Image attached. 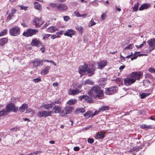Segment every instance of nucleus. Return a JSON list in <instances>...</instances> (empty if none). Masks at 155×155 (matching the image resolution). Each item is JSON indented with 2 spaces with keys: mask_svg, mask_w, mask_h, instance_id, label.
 Listing matches in <instances>:
<instances>
[{
  "mask_svg": "<svg viewBox=\"0 0 155 155\" xmlns=\"http://www.w3.org/2000/svg\"><path fill=\"white\" fill-rule=\"evenodd\" d=\"M97 63L98 68L102 69L107 65V61L106 60H101Z\"/></svg>",
  "mask_w": 155,
  "mask_h": 155,
  "instance_id": "9b49d317",
  "label": "nucleus"
},
{
  "mask_svg": "<svg viewBox=\"0 0 155 155\" xmlns=\"http://www.w3.org/2000/svg\"><path fill=\"white\" fill-rule=\"evenodd\" d=\"M150 93H142L140 94L141 98L142 99L144 98L145 97L149 95Z\"/></svg>",
  "mask_w": 155,
  "mask_h": 155,
  "instance_id": "ea45409f",
  "label": "nucleus"
},
{
  "mask_svg": "<svg viewBox=\"0 0 155 155\" xmlns=\"http://www.w3.org/2000/svg\"><path fill=\"white\" fill-rule=\"evenodd\" d=\"M18 6L20 7L21 10H24L25 11L27 10V6H23L22 5H19Z\"/></svg>",
  "mask_w": 155,
  "mask_h": 155,
  "instance_id": "864d4df0",
  "label": "nucleus"
},
{
  "mask_svg": "<svg viewBox=\"0 0 155 155\" xmlns=\"http://www.w3.org/2000/svg\"><path fill=\"white\" fill-rule=\"evenodd\" d=\"M90 4L92 6L94 7L98 6L99 4L98 2H96L95 1H94L92 2H91L90 3Z\"/></svg>",
  "mask_w": 155,
  "mask_h": 155,
  "instance_id": "37998d69",
  "label": "nucleus"
},
{
  "mask_svg": "<svg viewBox=\"0 0 155 155\" xmlns=\"http://www.w3.org/2000/svg\"><path fill=\"white\" fill-rule=\"evenodd\" d=\"M51 7L56 8L59 11H62L66 10L67 9V6L63 4H52L50 5Z\"/></svg>",
  "mask_w": 155,
  "mask_h": 155,
  "instance_id": "f03ea898",
  "label": "nucleus"
},
{
  "mask_svg": "<svg viewBox=\"0 0 155 155\" xmlns=\"http://www.w3.org/2000/svg\"><path fill=\"white\" fill-rule=\"evenodd\" d=\"M7 32V30L5 29L3 31L1 32L0 33V37L5 35Z\"/></svg>",
  "mask_w": 155,
  "mask_h": 155,
  "instance_id": "a18cd8bd",
  "label": "nucleus"
},
{
  "mask_svg": "<svg viewBox=\"0 0 155 155\" xmlns=\"http://www.w3.org/2000/svg\"><path fill=\"white\" fill-rule=\"evenodd\" d=\"M74 14L75 16L77 17H79L80 14L78 11L74 12Z\"/></svg>",
  "mask_w": 155,
  "mask_h": 155,
  "instance_id": "4d7b16f0",
  "label": "nucleus"
},
{
  "mask_svg": "<svg viewBox=\"0 0 155 155\" xmlns=\"http://www.w3.org/2000/svg\"><path fill=\"white\" fill-rule=\"evenodd\" d=\"M82 92L81 91H79L78 90H70L69 92V94L70 95H74L76 94H78L79 93Z\"/></svg>",
  "mask_w": 155,
  "mask_h": 155,
  "instance_id": "aec40b11",
  "label": "nucleus"
},
{
  "mask_svg": "<svg viewBox=\"0 0 155 155\" xmlns=\"http://www.w3.org/2000/svg\"><path fill=\"white\" fill-rule=\"evenodd\" d=\"M87 141L88 143L92 144L94 142V140L93 139L89 138L87 140Z\"/></svg>",
  "mask_w": 155,
  "mask_h": 155,
  "instance_id": "13d9d810",
  "label": "nucleus"
},
{
  "mask_svg": "<svg viewBox=\"0 0 155 155\" xmlns=\"http://www.w3.org/2000/svg\"><path fill=\"white\" fill-rule=\"evenodd\" d=\"M142 75L141 72H133L130 74V76L133 78L135 82L136 80H139Z\"/></svg>",
  "mask_w": 155,
  "mask_h": 155,
  "instance_id": "39448f33",
  "label": "nucleus"
},
{
  "mask_svg": "<svg viewBox=\"0 0 155 155\" xmlns=\"http://www.w3.org/2000/svg\"><path fill=\"white\" fill-rule=\"evenodd\" d=\"M8 39L7 38H2L0 39V45L3 46L7 43Z\"/></svg>",
  "mask_w": 155,
  "mask_h": 155,
  "instance_id": "5701e85b",
  "label": "nucleus"
},
{
  "mask_svg": "<svg viewBox=\"0 0 155 155\" xmlns=\"http://www.w3.org/2000/svg\"><path fill=\"white\" fill-rule=\"evenodd\" d=\"M53 105V103H51V104H48L43 105L44 108L47 110H49L50 108H51L53 106L52 105Z\"/></svg>",
  "mask_w": 155,
  "mask_h": 155,
  "instance_id": "c756f323",
  "label": "nucleus"
},
{
  "mask_svg": "<svg viewBox=\"0 0 155 155\" xmlns=\"http://www.w3.org/2000/svg\"><path fill=\"white\" fill-rule=\"evenodd\" d=\"M42 24V22L41 19L38 18H35L33 22V24L35 25L36 27H39Z\"/></svg>",
  "mask_w": 155,
  "mask_h": 155,
  "instance_id": "f8f14e48",
  "label": "nucleus"
},
{
  "mask_svg": "<svg viewBox=\"0 0 155 155\" xmlns=\"http://www.w3.org/2000/svg\"><path fill=\"white\" fill-rule=\"evenodd\" d=\"M76 29L81 33H82L83 31V28L80 26H77L76 27Z\"/></svg>",
  "mask_w": 155,
  "mask_h": 155,
  "instance_id": "49530a36",
  "label": "nucleus"
},
{
  "mask_svg": "<svg viewBox=\"0 0 155 155\" xmlns=\"http://www.w3.org/2000/svg\"><path fill=\"white\" fill-rule=\"evenodd\" d=\"M142 148L140 147H135L131 149H130L129 151V152H132L134 151L137 152H138Z\"/></svg>",
  "mask_w": 155,
  "mask_h": 155,
  "instance_id": "cd10ccee",
  "label": "nucleus"
},
{
  "mask_svg": "<svg viewBox=\"0 0 155 155\" xmlns=\"http://www.w3.org/2000/svg\"><path fill=\"white\" fill-rule=\"evenodd\" d=\"M85 110L84 108H79L76 109V111H75V113L77 114H78L80 113H83L85 112Z\"/></svg>",
  "mask_w": 155,
  "mask_h": 155,
  "instance_id": "473e14b6",
  "label": "nucleus"
},
{
  "mask_svg": "<svg viewBox=\"0 0 155 155\" xmlns=\"http://www.w3.org/2000/svg\"><path fill=\"white\" fill-rule=\"evenodd\" d=\"M81 87L82 85L81 84L77 83L75 84L74 88L78 90L81 88Z\"/></svg>",
  "mask_w": 155,
  "mask_h": 155,
  "instance_id": "09e8293b",
  "label": "nucleus"
},
{
  "mask_svg": "<svg viewBox=\"0 0 155 155\" xmlns=\"http://www.w3.org/2000/svg\"><path fill=\"white\" fill-rule=\"evenodd\" d=\"M32 81L36 83H38L41 81V78H40L38 77L36 78L33 79Z\"/></svg>",
  "mask_w": 155,
  "mask_h": 155,
  "instance_id": "3c124183",
  "label": "nucleus"
},
{
  "mask_svg": "<svg viewBox=\"0 0 155 155\" xmlns=\"http://www.w3.org/2000/svg\"><path fill=\"white\" fill-rule=\"evenodd\" d=\"M63 31H61L58 32H57L54 35L55 38H58L60 37L63 34Z\"/></svg>",
  "mask_w": 155,
  "mask_h": 155,
  "instance_id": "2f4dec72",
  "label": "nucleus"
},
{
  "mask_svg": "<svg viewBox=\"0 0 155 155\" xmlns=\"http://www.w3.org/2000/svg\"><path fill=\"white\" fill-rule=\"evenodd\" d=\"M40 45H41L42 46L41 48H40V50L42 53H43L45 51V49L44 47V46L43 45H41V44Z\"/></svg>",
  "mask_w": 155,
  "mask_h": 155,
  "instance_id": "e2e57ef3",
  "label": "nucleus"
},
{
  "mask_svg": "<svg viewBox=\"0 0 155 155\" xmlns=\"http://www.w3.org/2000/svg\"><path fill=\"white\" fill-rule=\"evenodd\" d=\"M51 35L50 34H45L43 36V38L44 40H46V39H47L50 36H51Z\"/></svg>",
  "mask_w": 155,
  "mask_h": 155,
  "instance_id": "6e6d98bb",
  "label": "nucleus"
},
{
  "mask_svg": "<svg viewBox=\"0 0 155 155\" xmlns=\"http://www.w3.org/2000/svg\"><path fill=\"white\" fill-rule=\"evenodd\" d=\"M83 99H84L85 101L87 102V103L89 102L90 101L89 100V96L87 95H83L82 96H80L79 97V99L81 101Z\"/></svg>",
  "mask_w": 155,
  "mask_h": 155,
  "instance_id": "412c9836",
  "label": "nucleus"
},
{
  "mask_svg": "<svg viewBox=\"0 0 155 155\" xmlns=\"http://www.w3.org/2000/svg\"><path fill=\"white\" fill-rule=\"evenodd\" d=\"M38 31L37 29L29 28L25 32H24L22 35L26 37H29L35 34L38 32Z\"/></svg>",
  "mask_w": 155,
  "mask_h": 155,
  "instance_id": "20e7f679",
  "label": "nucleus"
},
{
  "mask_svg": "<svg viewBox=\"0 0 155 155\" xmlns=\"http://www.w3.org/2000/svg\"><path fill=\"white\" fill-rule=\"evenodd\" d=\"M53 110H54L53 112L54 113H60V115L61 116H64V115L61 112V107L59 106H55L53 109Z\"/></svg>",
  "mask_w": 155,
  "mask_h": 155,
  "instance_id": "ddd939ff",
  "label": "nucleus"
},
{
  "mask_svg": "<svg viewBox=\"0 0 155 155\" xmlns=\"http://www.w3.org/2000/svg\"><path fill=\"white\" fill-rule=\"evenodd\" d=\"M77 100L76 99H72L69 100L67 102V104L69 105H73L77 103Z\"/></svg>",
  "mask_w": 155,
  "mask_h": 155,
  "instance_id": "7c9ffc66",
  "label": "nucleus"
},
{
  "mask_svg": "<svg viewBox=\"0 0 155 155\" xmlns=\"http://www.w3.org/2000/svg\"><path fill=\"white\" fill-rule=\"evenodd\" d=\"M124 81L125 84L127 86H130L135 82L134 80L130 76V77H127L125 78L124 79Z\"/></svg>",
  "mask_w": 155,
  "mask_h": 155,
  "instance_id": "9d476101",
  "label": "nucleus"
},
{
  "mask_svg": "<svg viewBox=\"0 0 155 155\" xmlns=\"http://www.w3.org/2000/svg\"><path fill=\"white\" fill-rule=\"evenodd\" d=\"M88 67V65L87 64H84V65L79 67L78 72L81 74V76L85 73Z\"/></svg>",
  "mask_w": 155,
  "mask_h": 155,
  "instance_id": "423d86ee",
  "label": "nucleus"
},
{
  "mask_svg": "<svg viewBox=\"0 0 155 155\" xmlns=\"http://www.w3.org/2000/svg\"><path fill=\"white\" fill-rule=\"evenodd\" d=\"M96 24V23L94 21V19L92 18L89 23V26H92Z\"/></svg>",
  "mask_w": 155,
  "mask_h": 155,
  "instance_id": "79ce46f5",
  "label": "nucleus"
},
{
  "mask_svg": "<svg viewBox=\"0 0 155 155\" xmlns=\"http://www.w3.org/2000/svg\"><path fill=\"white\" fill-rule=\"evenodd\" d=\"M14 16V15H12V14H9L8 15L7 18V20L9 21L11 19L12 17Z\"/></svg>",
  "mask_w": 155,
  "mask_h": 155,
  "instance_id": "603ef678",
  "label": "nucleus"
},
{
  "mask_svg": "<svg viewBox=\"0 0 155 155\" xmlns=\"http://www.w3.org/2000/svg\"><path fill=\"white\" fill-rule=\"evenodd\" d=\"M8 113L5 108L3 110L0 111V117L5 115Z\"/></svg>",
  "mask_w": 155,
  "mask_h": 155,
  "instance_id": "72a5a7b5",
  "label": "nucleus"
},
{
  "mask_svg": "<svg viewBox=\"0 0 155 155\" xmlns=\"http://www.w3.org/2000/svg\"><path fill=\"white\" fill-rule=\"evenodd\" d=\"M140 52H135L134 54H133V57H131V59L132 60H133L134 59H136L137 58L138 56V54Z\"/></svg>",
  "mask_w": 155,
  "mask_h": 155,
  "instance_id": "58836bf2",
  "label": "nucleus"
},
{
  "mask_svg": "<svg viewBox=\"0 0 155 155\" xmlns=\"http://www.w3.org/2000/svg\"><path fill=\"white\" fill-rule=\"evenodd\" d=\"M91 93L94 96L100 97L103 96V91L101 88L98 86L93 87L90 91Z\"/></svg>",
  "mask_w": 155,
  "mask_h": 155,
  "instance_id": "f257e3e1",
  "label": "nucleus"
},
{
  "mask_svg": "<svg viewBox=\"0 0 155 155\" xmlns=\"http://www.w3.org/2000/svg\"><path fill=\"white\" fill-rule=\"evenodd\" d=\"M70 18V17L68 16H65L64 17V21H67Z\"/></svg>",
  "mask_w": 155,
  "mask_h": 155,
  "instance_id": "bf43d9fd",
  "label": "nucleus"
},
{
  "mask_svg": "<svg viewBox=\"0 0 155 155\" xmlns=\"http://www.w3.org/2000/svg\"><path fill=\"white\" fill-rule=\"evenodd\" d=\"M65 112L66 114H68L71 112V108L70 107H66L65 108Z\"/></svg>",
  "mask_w": 155,
  "mask_h": 155,
  "instance_id": "f704fd0d",
  "label": "nucleus"
},
{
  "mask_svg": "<svg viewBox=\"0 0 155 155\" xmlns=\"http://www.w3.org/2000/svg\"><path fill=\"white\" fill-rule=\"evenodd\" d=\"M92 114V111H91L89 110L87 111L84 114V117H87V118H88L89 117H91V115Z\"/></svg>",
  "mask_w": 155,
  "mask_h": 155,
  "instance_id": "bb28decb",
  "label": "nucleus"
},
{
  "mask_svg": "<svg viewBox=\"0 0 155 155\" xmlns=\"http://www.w3.org/2000/svg\"><path fill=\"white\" fill-rule=\"evenodd\" d=\"M34 8L36 9L39 11H40L41 9V5L37 2H35L34 3Z\"/></svg>",
  "mask_w": 155,
  "mask_h": 155,
  "instance_id": "a878e982",
  "label": "nucleus"
},
{
  "mask_svg": "<svg viewBox=\"0 0 155 155\" xmlns=\"http://www.w3.org/2000/svg\"><path fill=\"white\" fill-rule=\"evenodd\" d=\"M101 111H99V109L98 110H96L94 111V113H93L92 112V114L91 115V117H94L95 115L98 114L99 112Z\"/></svg>",
  "mask_w": 155,
  "mask_h": 155,
  "instance_id": "8fccbe9b",
  "label": "nucleus"
},
{
  "mask_svg": "<svg viewBox=\"0 0 155 155\" xmlns=\"http://www.w3.org/2000/svg\"><path fill=\"white\" fill-rule=\"evenodd\" d=\"M32 63L35 68L42 66L43 64V61L39 59H35L32 61Z\"/></svg>",
  "mask_w": 155,
  "mask_h": 155,
  "instance_id": "1a4fd4ad",
  "label": "nucleus"
},
{
  "mask_svg": "<svg viewBox=\"0 0 155 155\" xmlns=\"http://www.w3.org/2000/svg\"><path fill=\"white\" fill-rule=\"evenodd\" d=\"M134 45L133 44H130L128 45L127 47L125 48L124 49V51L127 49H131L133 47Z\"/></svg>",
  "mask_w": 155,
  "mask_h": 155,
  "instance_id": "c03bdc74",
  "label": "nucleus"
},
{
  "mask_svg": "<svg viewBox=\"0 0 155 155\" xmlns=\"http://www.w3.org/2000/svg\"><path fill=\"white\" fill-rule=\"evenodd\" d=\"M106 15L105 14H102V15L101 16V18L102 19H104L106 18Z\"/></svg>",
  "mask_w": 155,
  "mask_h": 155,
  "instance_id": "680f3d73",
  "label": "nucleus"
},
{
  "mask_svg": "<svg viewBox=\"0 0 155 155\" xmlns=\"http://www.w3.org/2000/svg\"><path fill=\"white\" fill-rule=\"evenodd\" d=\"M125 67V65H122L120 66L119 68V69L120 70H123V69H124Z\"/></svg>",
  "mask_w": 155,
  "mask_h": 155,
  "instance_id": "774afa93",
  "label": "nucleus"
},
{
  "mask_svg": "<svg viewBox=\"0 0 155 155\" xmlns=\"http://www.w3.org/2000/svg\"><path fill=\"white\" fill-rule=\"evenodd\" d=\"M20 28L17 26L11 28L9 30V34L11 36H16L19 35Z\"/></svg>",
  "mask_w": 155,
  "mask_h": 155,
  "instance_id": "7ed1b4c3",
  "label": "nucleus"
},
{
  "mask_svg": "<svg viewBox=\"0 0 155 155\" xmlns=\"http://www.w3.org/2000/svg\"><path fill=\"white\" fill-rule=\"evenodd\" d=\"M150 6V5L149 3H145L141 5L139 8V10L142 11L144 9H148L149 8Z\"/></svg>",
  "mask_w": 155,
  "mask_h": 155,
  "instance_id": "dca6fc26",
  "label": "nucleus"
},
{
  "mask_svg": "<svg viewBox=\"0 0 155 155\" xmlns=\"http://www.w3.org/2000/svg\"><path fill=\"white\" fill-rule=\"evenodd\" d=\"M50 68L49 66H47L46 67L41 71V74L43 75H45L49 72V70Z\"/></svg>",
  "mask_w": 155,
  "mask_h": 155,
  "instance_id": "4be33fe9",
  "label": "nucleus"
},
{
  "mask_svg": "<svg viewBox=\"0 0 155 155\" xmlns=\"http://www.w3.org/2000/svg\"><path fill=\"white\" fill-rule=\"evenodd\" d=\"M43 113L44 117H47L49 116H51L53 113V111L52 110H51L50 111H43Z\"/></svg>",
  "mask_w": 155,
  "mask_h": 155,
  "instance_id": "b1692460",
  "label": "nucleus"
},
{
  "mask_svg": "<svg viewBox=\"0 0 155 155\" xmlns=\"http://www.w3.org/2000/svg\"><path fill=\"white\" fill-rule=\"evenodd\" d=\"M16 10L15 9L13 8L12 10L11 13L10 14H12V15H14L13 14L14 13H15V12H16Z\"/></svg>",
  "mask_w": 155,
  "mask_h": 155,
  "instance_id": "69168bd1",
  "label": "nucleus"
},
{
  "mask_svg": "<svg viewBox=\"0 0 155 155\" xmlns=\"http://www.w3.org/2000/svg\"><path fill=\"white\" fill-rule=\"evenodd\" d=\"M147 42L150 47H155V38H151L148 40Z\"/></svg>",
  "mask_w": 155,
  "mask_h": 155,
  "instance_id": "f3484780",
  "label": "nucleus"
},
{
  "mask_svg": "<svg viewBox=\"0 0 155 155\" xmlns=\"http://www.w3.org/2000/svg\"><path fill=\"white\" fill-rule=\"evenodd\" d=\"M6 110L8 113H9L10 111L13 110L14 112H16L17 111L18 109L15 107V106L13 104L11 103L8 104L6 107Z\"/></svg>",
  "mask_w": 155,
  "mask_h": 155,
  "instance_id": "0eeeda50",
  "label": "nucleus"
},
{
  "mask_svg": "<svg viewBox=\"0 0 155 155\" xmlns=\"http://www.w3.org/2000/svg\"><path fill=\"white\" fill-rule=\"evenodd\" d=\"M75 32L73 30L68 29L66 32L64 33L65 36H67L71 38L73 35L75 34Z\"/></svg>",
  "mask_w": 155,
  "mask_h": 155,
  "instance_id": "2eb2a0df",
  "label": "nucleus"
},
{
  "mask_svg": "<svg viewBox=\"0 0 155 155\" xmlns=\"http://www.w3.org/2000/svg\"><path fill=\"white\" fill-rule=\"evenodd\" d=\"M109 109V107L108 106H103L99 108V111H103L106 110H108Z\"/></svg>",
  "mask_w": 155,
  "mask_h": 155,
  "instance_id": "c9c22d12",
  "label": "nucleus"
},
{
  "mask_svg": "<svg viewBox=\"0 0 155 155\" xmlns=\"http://www.w3.org/2000/svg\"><path fill=\"white\" fill-rule=\"evenodd\" d=\"M37 115L38 117H44L43 111H39L37 113Z\"/></svg>",
  "mask_w": 155,
  "mask_h": 155,
  "instance_id": "de8ad7c7",
  "label": "nucleus"
},
{
  "mask_svg": "<svg viewBox=\"0 0 155 155\" xmlns=\"http://www.w3.org/2000/svg\"><path fill=\"white\" fill-rule=\"evenodd\" d=\"M105 89L106 93L109 95L114 94L117 91V88L114 86L111 87L109 88H106Z\"/></svg>",
  "mask_w": 155,
  "mask_h": 155,
  "instance_id": "6e6552de",
  "label": "nucleus"
},
{
  "mask_svg": "<svg viewBox=\"0 0 155 155\" xmlns=\"http://www.w3.org/2000/svg\"><path fill=\"white\" fill-rule=\"evenodd\" d=\"M52 103H53V104H60L61 103V100L60 99H58L57 100L55 101L54 102Z\"/></svg>",
  "mask_w": 155,
  "mask_h": 155,
  "instance_id": "052dcab7",
  "label": "nucleus"
},
{
  "mask_svg": "<svg viewBox=\"0 0 155 155\" xmlns=\"http://www.w3.org/2000/svg\"><path fill=\"white\" fill-rule=\"evenodd\" d=\"M41 44L40 41L35 38L33 39L31 43V45L32 46H35L37 47H39Z\"/></svg>",
  "mask_w": 155,
  "mask_h": 155,
  "instance_id": "4468645a",
  "label": "nucleus"
},
{
  "mask_svg": "<svg viewBox=\"0 0 155 155\" xmlns=\"http://www.w3.org/2000/svg\"><path fill=\"white\" fill-rule=\"evenodd\" d=\"M95 69L92 68H87L86 71L89 76H92L94 73Z\"/></svg>",
  "mask_w": 155,
  "mask_h": 155,
  "instance_id": "6ab92c4d",
  "label": "nucleus"
},
{
  "mask_svg": "<svg viewBox=\"0 0 155 155\" xmlns=\"http://www.w3.org/2000/svg\"><path fill=\"white\" fill-rule=\"evenodd\" d=\"M74 150L75 151H78L80 150V148L78 147H75L74 148Z\"/></svg>",
  "mask_w": 155,
  "mask_h": 155,
  "instance_id": "0e129e2a",
  "label": "nucleus"
},
{
  "mask_svg": "<svg viewBox=\"0 0 155 155\" xmlns=\"http://www.w3.org/2000/svg\"><path fill=\"white\" fill-rule=\"evenodd\" d=\"M151 127L150 125H147L146 124H143L141 125V128L143 129H148L150 128Z\"/></svg>",
  "mask_w": 155,
  "mask_h": 155,
  "instance_id": "4c0bfd02",
  "label": "nucleus"
},
{
  "mask_svg": "<svg viewBox=\"0 0 155 155\" xmlns=\"http://www.w3.org/2000/svg\"><path fill=\"white\" fill-rule=\"evenodd\" d=\"M89 84L91 85H93L94 83L92 82L91 80H86L84 82V84Z\"/></svg>",
  "mask_w": 155,
  "mask_h": 155,
  "instance_id": "a19ab883",
  "label": "nucleus"
},
{
  "mask_svg": "<svg viewBox=\"0 0 155 155\" xmlns=\"http://www.w3.org/2000/svg\"><path fill=\"white\" fill-rule=\"evenodd\" d=\"M139 5V4L138 2H136L135 3L133 8V12H136L137 10Z\"/></svg>",
  "mask_w": 155,
  "mask_h": 155,
  "instance_id": "e433bc0d",
  "label": "nucleus"
},
{
  "mask_svg": "<svg viewBox=\"0 0 155 155\" xmlns=\"http://www.w3.org/2000/svg\"><path fill=\"white\" fill-rule=\"evenodd\" d=\"M96 136L97 138H100L102 140L104 137L105 134L103 132H101L100 134H97Z\"/></svg>",
  "mask_w": 155,
  "mask_h": 155,
  "instance_id": "c85d7f7f",
  "label": "nucleus"
},
{
  "mask_svg": "<svg viewBox=\"0 0 155 155\" xmlns=\"http://www.w3.org/2000/svg\"><path fill=\"white\" fill-rule=\"evenodd\" d=\"M53 85L54 87H55L57 86H58V83L56 82H54L53 84Z\"/></svg>",
  "mask_w": 155,
  "mask_h": 155,
  "instance_id": "338daca9",
  "label": "nucleus"
},
{
  "mask_svg": "<svg viewBox=\"0 0 155 155\" xmlns=\"http://www.w3.org/2000/svg\"><path fill=\"white\" fill-rule=\"evenodd\" d=\"M58 28L55 26H52L48 27V31L51 33H53L58 30Z\"/></svg>",
  "mask_w": 155,
  "mask_h": 155,
  "instance_id": "a211bd4d",
  "label": "nucleus"
},
{
  "mask_svg": "<svg viewBox=\"0 0 155 155\" xmlns=\"http://www.w3.org/2000/svg\"><path fill=\"white\" fill-rule=\"evenodd\" d=\"M148 71L151 73H155V69L153 68H150L148 69Z\"/></svg>",
  "mask_w": 155,
  "mask_h": 155,
  "instance_id": "5fc2aeb1",
  "label": "nucleus"
},
{
  "mask_svg": "<svg viewBox=\"0 0 155 155\" xmlns=\"http://www.w3.org/2000/svg\"><path fill=\"white\" fill-rule=\"evenodd\" d=\"M28 107V105L27 104H22L21 106L19 108V110L21 112H23Z\"/></svg>",
  "mask_w": 155,
  "mask_h": 155,
  "instance_id": "393cba45",
  "label": "nucleus"
}]
</instances>
